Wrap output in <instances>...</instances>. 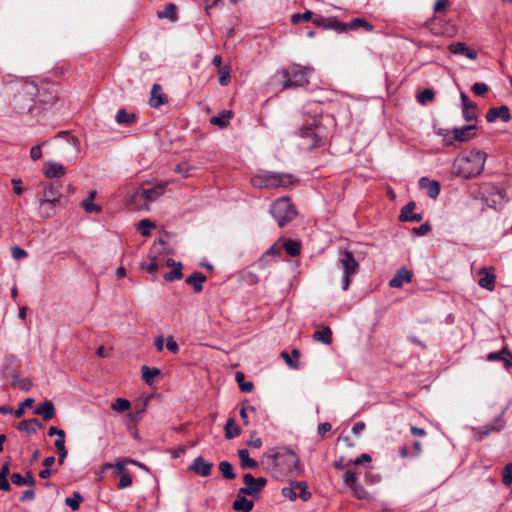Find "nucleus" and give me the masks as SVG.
<instances>
[{"mask_svg":"<svg viewBox=\"0 0 512 512\" xmlns=\"http://www.w3.org/2000/svg\"><path fill=\"white\" fill-rule=\"evenodd\" d=\"M486 158L487 154L485 152L473 149L455 159L453 172L464 178L475 177L484 169Z\"/></svg>","mask_w":512,"mask_h":512,"instance_id":"obj_1","label":"nucleus"},{"mask_svg":"<svg viewBox=\"0 0 512 512\" xmlns=\"http://www.w3.org/2000/svg\"><path fill=\"white\" fill-rule=\"evenodd\" d=\"M169 183V181H165L157 182L155 185L151 187L142 186L130 197L129 203L136 210L149 211L150 203L156 201L165 193Z\"/></svg>","mask_w":512,"mask_h":512,"instance_id":"obj_2","label":"nucleus"},{"mask_svg":"<svg viewBox=\"0 0 512 512\" xmlns=\"http://www.w3.org/2000/svg\"><path fill=\"white\" fill-rule=\"evenodd\" d=\"M292 182V175L270 171H260L251 178V183L256 188L287 187Z\"/></svg>","mask_w":512,"mask_h":512,"instance_id":"obj_3","label":"nucleus"},{"mask_svg":"<svg viewBox=\"0 0 512 512\" xmlns=\"http://www.w3.org/2000/svg\"><path fill=\"white\" fill-rule=\"evenodd\" d=\"M311 69L299 65L292 66L289 70H283L280 75L283 78V88L302 87L309 83Z\"/></svg>","mask_w":512,"mask_h":512,"instance_id":"obj_4","label":"nucleus"},{"mask_svg":"<svg viewBox=\"0 0 512 512\" xmlns=\"http://www.w3.org/2000/svg\"><path fill=\"white\" fill-rule=\"evenodd\" d=\"M270 211L280 227H283L288 222L293 220L297 214L290 200L286 197L277 199L272 204Z\"/></svg>","mask_w":512,"mask_h":512,"instance_id":"obj_5","label":"nucleus"},{"mask_svg":"<svg viewBox=\"0 0 512 512\" xmlns=\"http://www.w3.org/2000/svg\"><path fill=\"white\" fill-rule=\"evenodd\" d=\"M338 263L343 270L341 280L342 289L346 291L351 283V277L354 276L359 269V263L355 259L353 253L347 250L340 254Z\"/></svg>","mask_w":512,"mask_h":512,"instance_id":"obj_6","label":"nucleus"},{"mask_svg":"<svg viewBox=\"0 0 512 512\" xmlns=\"http://www.w3.org/2000/svg\"><path fill=\"white\" fill-rule=\"evenodd\" d=\"M282 495L291 501L300 498L304 502L311 497L306 482H292L289 487L282 489Z\"/></svg>","mask_w":512,"mask_h":512,"instance_id":"obj_7","label":"nucleus"},{"mask_svg":"<svg viewBox=\"0 0 512 512\" xmlns=\"http://www.w3.org/2000/svg\"><path fill=\"white\" fill-rule=\"evenodd\" d=\"M343 483L346 487H348L353 496L357 499H368L369 495L365 488L358 483V477L356 472L351 470H345L343 474Z\"/></svg>","mask_w":512,"mask_h":512,"instance_id":"obj_8","label":"nucleus"},{"mask_svg":"<svg viewBox=\"0 0 512 512\" xmlns=\"http://www.w3.org/2000/svg\"><path fill=\"white\" fill-rule=\"evenodd\" d=\"M243 482L245 486L240 489V494L253 497H256L267 483L264 477L254 478L250 473L243 476Z\"/></svg>","mask_w":512,"mask_h":512,"instance_id":"obj_9","label":"nucleus"},{"mask_svg":"<svg viewBox=\"0 0 512 512\" xmlns=\"http://www.w3.org/2000/svg\"><path fill=\"white\" fill-rule=\"evenodd\" d=\"M265 456L273 460V464L276 466L281 465L282 461H286L289 464V469L298 465L299 459L297 455L290 450L284 452H277L274 450L267 451Z\"/></svg>","mask_w":512,"mask_h":512,"instance_id":"obj_10","label":"nucleus"},{"mask_svg":"<svg viewBox=\"0 0 512 512\" xmlns=\"http://www.w3.org/2000/svg\"><path fill=\"white\" fill-rule=\"evenodd\" d=\"M303 139L302 146L307 149H312L320 145L321 136L318 132V127L313 125L303 128L300 132Z\"/></svg>","mask_w":512,"mask_h":512,"instance_id":"obj_11","label":"nucleus"},{"mask_svg":"<svg viewBox=\"0 0 512 512\" xmlns=\"http://www.w3.org/2000/svg\"><path fill=\"white\" fill-rule=\"evenodd\" d=\"M313 23L318 27H322L324 29H332L337 32L348 31L347 24L338 21L335 17L325 18L323 16H317L313 19Z\"/></svg>","mask_w":512,"mask_h":512,"instance_id":"obj_12","label":"nucleus"},{"mask_svg":"<svg viewBox=\"0 0 512 512\" xmlns=\"http://www.w3.org/2000/svg\"><path fill=\"white\" fill-rule=\"evenodd\" d=\"M479 275V286L488 291H493L496 283L495 269L493 267H483L480 269Z\"/></svg>","mask_w":512,"mask_h":512,"instance_id":"obj_13","label":"nucleus"},{"mask_svg":"<svg viewBox=\"0 0 512 512\" xmlns=\"http://www.w3.org/2000/svg\"><path fill=\"white\" fill-rule=\"evenodd\" d=\"M212 468L213 464L211 462H206L202 456H198L194 459L188 470L202 477H207L211 474Z\"/></svg>","mask_w":512,"mask_h":512,"instance_id":"obj_14","label":"nucleus"},{"mask_svg":"<svg viewBox=\"0 0 512 512\" xmlns=\"http://www.w3.org/2000/svg\"><path fill=\"white\" fill-rule=\"evenodd\" d=\"M168 97L162 91V87L159 84H154L150 91L149 105L152 108H158L162 105L167 104Z\"/></svg>","mask_w":512,"mask_h":512,"instance_id":"obj_15","label":"nucleus"},{"mask_svg":"<svg viewBox=\"0 0 512 512\" xmlns=\"http://www.w3.org/2000/svg\"><path fill=\"white\" fill-rule=\"evenodd\" d=\"M41 187L43 188V195L40 199H47L52 202L60 203L62 198L60 187L52 183H41Z\"/></svg>","mask_w":512,"mask_h":512,"instance_id":"obj_16","label":"nucleus"},{"mask_svg":"<svg viewBox=\"0 0 512 512\" xmlns=\"http://www.w3.org/2000/svg\"><path fill=\"white\" fill-rule=\"evenodd\" d=\"M448 50L453 54L464 55L466 58L470 60H476L478 56L475 50L469 48L462 42L451 43L448 46Z\"/></svg>","mask_w":512,"mask_h":512,"instance_id":"obj_17","label":"nucleus"},{"mask_svg":"<svg viewBox=\"0 0 512 512\" xmlns=\"http://www.w3.org/2000/svg\"><path fill=\"white\" fill-rule=\"evenodd\" d=\"M499 118L504 122L510 121V110L507 106L503 105L500 107L491 108L486 114V120L490 123L496 121Z\"/></svg>","mask_w":512,"mask_h":512,"instance_id":"obj_18","label":"nucleus"},{"mask_svg":"<svg viewBox=\"0 0 512 512\" xmlns=\"http://www.w3.org/2000/svg\"><path fill=\"white\" fill-rule=\"evenodd\" d=\"M59 204L47 199H39V216L45 219L54 217Z\"/></svg>","mask_w":512,"mask_h":512,"instance_id":"obj_19","label":"nucleus"},{"mask_svg":"<svg viewBox=\"0 0 512 512\" xmlns=\"http://www.w3.org/2000/svg\"><path fill=\"white\" fill-rule=\"evenodd\" d=\"M412 279V272L406 268L399 269L395 276L389 281V286L399 288L404 283H409Z\"/></svg>","mask_w":512,"mask_h":512,"instance_id":"obj_20","label":"nucleus"},{"mask_svg":"<svg viewBox=\"0 0 512 512\" xmlns=\"http://www.w3.org/2000/svg\"><path fill=\"white\" fill-rule=\"evenodd\" d=\"M96 191L92 190L88 193V196L82 201L81 206L86 213L99 214L102 211L101 206L94 204L96 198Z\"/></svg>","mask_w":512,"mask_h":512,"instance_id":"obj_21","label":"nucleus"},{"mask_svg":"<svg viewBox=\"0 0 512 512\" xmlns=\"http://www.w3.org/2000/svg\"><path fill=\"white\" fill-rule=\"evenodd\" d=\"M488 361H496L500 360L503 361L505 367L507 369L512 367V354L507 348H503L499 352H491L487 355Z\"/></svg>","mask_w":512,"mask_h":512,"instance_id":"obj_22","label":"nucleus"},{"mask_svg":"<svg viewBox=\"0 0 512 512\" xmlns=\"http://www.w3.org/2000/svg\"><path fill=\"white\" fill-rule=\"evenodd\" d=\"M419 186L421 189H426L428 196L432 199H436L440 193L439 183L437 181H430L426 177H422L419 180Z\"/></svg>","mask_w":512,"mask_h":512,"instance_id":"obj_23","label":"nucleus"},{"mask_svg":"<svg viewBox=\"0 0 512 512\" xmlns=\"http://www.w3.org/2000/svg\"><path fill=\"white\" fill-rule=\"evenodd\" d=\"M66 171L62 164L56 162H47L45 164L44 174L47 178H60L65 175Z\"/></svg>","mask_w":512,"mask_h":512,"instance_id":"obj_24","label":"nucleus"},{"mask_svg":"<svg viewBox=\"0 0 512 512\" xmlns=\"http://www.w3.org/2000/svg\"><path fill=\"white\" fill-rule=\"evenodd\" d=\"M247 494H237L236 500L233 502V509L237 512H250L253 509L254 503L248 500L245 496Z\"/></svg>","mask_w":512,"mask_h":512,"instance_id":"obj_25","label":"nucleus"},{"mask_svg":"<svg viewBox=\"0 0 512 512\" xmlns=\"http://www.w3.org/2000/svg\"><path fill=\"white\" fill-rule=\"evenodd\" d=\"M475 129V125H468L463 128H455L453 130V137L456 141L466 142L473 138L475 133L473 132Z\"/></svg>","mask_w":512,"mask_h":512,"instance_id":"obj_26","label":"nucleus"},{"mask_svg":"<svg viewBox=\"0 0 512 512\" xmlns=\"http://www.w3.org/2000/svg\"><path fill=\"white\" fill-rule=\"evenodd\" d=\"M416 207V204L414 202H409L406 206H404L401 210L400 219L402 221H412V222H419L421 221L422 217L420 214L414 213V209Z\"/></svg>","mask_w":512,"mask_h":512,"instance_id":"obj_27","label":"nucleus"},{"mask_svg":"<svg viewBox=\"0 0 512 512\" xmlns=\"http://www.w3.org/2000/svg\"><path fill=\"white\" fill-rule=\"evenodd\" d=\"M34 413L40 415L45 421H47L55 415V408L51 401H45L35 409Z\"/></svg>","mask_w":512,"mask_h":512,"instance_id":"obj_28","label":"nucleus"},{"mask_svg":"<svg viewBox=\"0 0 512 512\" xmlns=\"http://www.w3.org/2000/svg\"><path fill=\"white\" fill-rule=\"evenodd\" d=\"M157 16L159 19H168L171 22H175L178 19L177 6L170 3L166 5L163 10L157 11Z\"/></svg>","mask_w":512,"mask_h":512,"instance_id":"obj_29","label":"nucleus"},{"mask_svg":"<svg viewBox=\"0 0 512 512\" xmlns=\"http://www.w3.org/2000/svg\"><path fill=\"white\" fill-rule=\"evenodd\" d=\"M205 281L206 277L200 272H194L186 279V283L192 285L195 292L202 291Z\"/></svg>","mask_w":512,"mask_h":512,"instance_id":"obj_30","label":"nucleus"},{"mask_svg":"<svg viewBox=\"0 0 512 512\" xmlns=\"http://www.w3.org/2000/svg\"><path fill=\"white\" fill-rule=\"evenodd\" d=\"M11 481L13 484L17 486H33L35 484V478L33 477L31 472H27L25 477H23L19 473H13L11 475Z\"/></svg>","mask_w":512,"mask_h":512,"instance_id":"obj_31","label":"nucleus"},{"mask_svg":"<svg viewBox=\"0 0 512 512\" xmlns=\"http://www.w3.org/2000/svg\"><path fill=\"white\" fill-rule=\"evenodd\" d=\"M262 261L260 260L258 263H255L251 266V268L246 269L242 272V279L248 283L249 285H255L258 283L259 278L258 275L253 271L255 267H261Z\"/></svg>","mask_w":512,"mask_h":512,"instance_id":"obj_32","label":"nucleus"},{"mask_svg":"<svg viewBox=\"0 0 512 512\" xmlns=\"http://www.w3.org/2000/svg\"><path fill=\"white\" fill-rule=\"evenodd\" d=\"M313 338L318 342L330 345L332 342V330L329 327H323L313 334Z\"/></svg>","mask_w":512,"mask_h":512,"instance_id":"obj_33","label":"nucleus"},{"mask_svg":"<svg viewBox=\"0 0 512 512\" xmlns=\"http://www.w3.org/2000/svg\"><path fill=\"white\" fill-rule=\"evenodd\" d=\"M238 457L240 459V465L243 469H253L258 466L257 462L249 457V452L246 449L238 450Z\"/></svg>","mask_w":512,"mask_h":512,"instance_id":"obj_34","label":"nucleus"},{"mask_svg":"<svg viewBox=\"0 0 512 512\" xmlns=\"http://www.w3.org/2000/svg\"><path fill=\"white\" fill-rule=\"evenodd\" d=\"M232 116L233 114L231 111H224L217 116H213L210 119V123L219 127H226L229 124Z\"/></svg>","mask_w":512,"mask_h":512,"instance_id":"obj_35","label":"nucleus"},{"mask_svg":"<svg viewBox=\"0 0 512 512\" xmlns=\"http://www.w3.org/2000/svg\"><path fill=\"white\" fill-rule=\"evenodd\" d=\"M504 419L502 416L497 417L492 424H489L486 427V430L483 432H479V439L484 436H487L491 432H498L504 427Z\"/></svg>","mask_w":512,"mask_h":512,"instance_id":"obj_36","label":"nucleus"},{"mask_svg":"<svg viewBox=\"0 0 512 512\" xmlns=\"http://www.w3.org/2000/svg\"><path fill=\"white\" fill-rule=\"evenodd\" d=\"M41 424L37 419H29V420H23L19 423L18 429L26 431L27 433H35L37 428H39Z\"/></svg>","mask_w":512,"mask_h":512,"instance_id":"obj_37","label":"nucleus"},{"mask_svg":"<svg viewBox=\"0 0 512 512\" xmlns=\"http://www.w3.org/2000/svg\"><path fill=\"white\" fill-rule=\"evenodd\" d=\"M225 436L227 439H232L240 434V429L236 425L233 418H229L225 424Z\"/></svg>","mask_w":512,"mask_h":512,"instance_id":"obj_38","label":"nucleus"},{"mask_svg":"<svg viewBox=\"0 0 512 512\" xmlns=\"http://www.w3.org/2000/svg\"><path fill=\"white\" fill-rule=\"evenodd\" d=\"M283 247L289 256H297L300 254V243L294 240H287Z\"/></svg>","mask_w":512,"mask_h":512,"instance_id":"obj_39","label":"nucleus"},{"mask_svg":"<svg viewBox=\"0 0 512 512\" xmlns=\"http://www.w3.org/2000/svg\"><path fill=\"white\" fill-rule=\"evenodd\" d=\"M160 374V370L157 368H150L147 366L142 367V378L147 383L153 382V380Z\"/></svg>","mask_w":512,"mask_h":512,"instance_id":"obj_40","label":"nucleus"},{"mask_svg":"<svg viewBox=\"0 0 512 512\" xmlns=\"http://www.w3.org/2000/svg\"><path fill=\"white\" fill-rule=\"evenodd\" d=\"M346 24L348 26V30L363 27L368 32L373 31V25L361 18H355L350 23Z\"/></svg>","mask_w":512,"mask_h":512,"instance_id":"obj_41","label":"nucleus"},{"mask_svg":"<svg viewBox=\"0 0 512 512\" xmlns=\"http://www.w3.org/2000/svg\"><path fill=\"white\" fill-rule=\"evenodd\" d=\"M219 470L226 479H234L236 475L233 472V467L228 461H222L219 463Z\"/></svg>","mask_w":512,"mask_h":512,"instance_id":"obj_42","label":"nucleus"},{"mask_svg":"<svg viewBox=\"0 0 512 512\" xmlns=\"http://www.w3.org/2000/svg\"><path fill=\"white\" fill-rule=\"evenodd\" d=\"M244 374L242 372H236L235 374V379H236V382L238 383L240 389L243 391V392H251L254 385L252 382H245L244 381Z\"/></svg>","mask_w":512,"mask_h":512,"instance_id":"obj_43","label":"nucleus"},{"mask_svg":"<svg viewBox=\"0 0 512 512\" xmlns=\"http://www.w3.org/2000/svg\"><path fill=\"white\" fill-rule=\"evenodd\" d=\"M116 120L119 124H131L135 121V115L122 109L118 111Z\"/></svg>","mask_w":512,"mask_h":512,"instance_id":"obj_44","label":"nucleus"},{"mask_svg":"<svg viewBox=\"0 0 512 512\" xmlns=\"http://www.w3.org/2000/svg\"><path fill=\"white\" fill-rule=\"evenodd\" d=\"M131 404L124 398H117L112 403L111 408L116 412H124L130 408Z\"/></svg>","mask_w":512,"mask_h":512,"instance_id":"obj_45","label":"nucleus"},{"mask_svg":"<svg viewBox=\"0 0 512 512\" xmlns=\"http://www.w3.org/2000/svg\"><path fill=\"white\" fill-rule=\"evenodd\" d=\"M182 264L180 262L177 263L176 267L173 268V270L169 273H166L164 275V279L168 282H172L174 280H179L182 278Z\"/></svg>","mask_w":512,"mask_h":512,"instance_id":"obj_46","label":"nucleus"},{"mask_svg":"<svg viewBox=\"0 0 512 512\" xmlns=\"http://www.w3.org/2000/svg\"><path fill=\"white\" fill-rule=\"evenodd\" d=\"M130 458H120L114 463V469L119 476L127 475L126 466L129 464Z\"/></svg>","mask_w":512,"mask_h":512,"instance_id":"obj_47","label":"nucleus"},{"mask_svg":"<svg viewBox=\"0 0 512 512\" xmlns=\"http://www.w3.org/2000/svg\"><path fill=\"white\" fill-rule=\"evenodd\" d=\"M153 227H155V224L149 219H143L138 224L141 235L145 237L150 235L151 229Z\"/></svg>","mask_w":512,"mask_h":512,"instance_id":"obj_48","label":"nucleus"},{"mask_svg":"<svg viewBox=\"0 0 512 512\" xmlns=\"http://www.w3.org/2000/svg\"><path fill=\"white\" fill-rule=\"evenodd\" d=\"M313 12L310 10H306L304 13H296L291 16V22L293 24H298L300 20L309 21L313 20Z\"/></svg>","mask_w":512,"mask_h":512,"instance_id":"obj_49","label":"nucleus"},{"mask_svg":"<svg viewBox=\"0 0 512 512\" xmlns=\"http://www.w3.org/2000/svg\"><path fill=\"white\" fill-rule=\"evenodd\" d=\"M463 115L466 121H474L477 117L476 106L474 104H469L468 106H465L463 109Z\"/></svg>","mask_w":512,"mask_h":512,"instance_id":"obj_50","label":"nucleus"},{"mask_svg":"<svg viewBox=\"0 0 512 512\" xmlns=\"http://www.w3.org/2000/svg\"><path fill=\"white\" fill-rule=\"evenodd\" d=\"M141 268L151 274H155L158 271V263L156 257L149 255V262L142 264Z\"/></svg>","mask_w":512,"mask_h":512,"instance_id":"obj_51","label":"nucleus"},{"mask_svg":"<svg viewBox=\"0 0 512 512\" xmlns=\"http://www.w3.org/2000/svg\"><path fill=\"white\" fill-rule=\"evenodd\" d=\"M82 501V497L79 493L75 492L72 497H68L65 500V503L72 509L77 510Z\"/></svg>","mask_w":512,"mask_h":512,"instance_id":"obj_52","label":"nucleus"},{"mask_svg":"<svg viewBox=\"0 0 512 512\" xmlns=\"http://www.w3.org/2000/svg\"><path fill=\"white\" fill-rule=\"evenodd\" d=\"M502 482L506 485V486H509L511 483H512V463H508L507 465H505V467L503 468V472H502Z\"/></svg>","mask_w":512,"mask_h":512,"instance_id":"obj_53","label":"nucleus"},{"mask_svg":"<svg viewBox=\"0 0 512 512\" xmlns=\"http://www.w3.org/2000/svg\"><path fill=\"white\" fill-rule=\"evenodd\" d=\"M434 97V92L431 89H424L417 95V101L421 104H425L431 101Z\"/></svg>","mask_w":512,"mask_h":512,"instance_id":"obj_54","label":"nucleus"},{"mask_svg":"<svg viewBox=\"0 0 512 512\" xmlns=\"http://www.w3.org/2000/svg\"><path fill=\"white\" fill-rule=\"evenodd\" d=\"M219 72V84L221 86H227L230 82V69L228 67H222L220 68Z\"/></svg>","mask_w":512,"mask_h":512,"instance_id":"obj_55","label":"nucleus"},{"mask_svg":"<svg viewBox=\"0 0 512 512\" xmlns=\"http://www.w3.org/2000/svg\"><path fill=\"white\" fill-rule=\"evenodd\" d=\"M34 403V400L32 398H27L25 399L21 404L20 406L15 410L14 414L17 418H20L23 416L24 414V410L25 408L27 407H31L32 404Z\"/></svg>","mask_w":512,"mask_h":512,"instance_id":"obj_56","label":"nucleus"},{"mask_svg":"<svg viewBox=\"0 0 512 512\" xmlns=\"http://www.w3.org/2000/svg\"><path fill=\"white\" fill-rule=\"evenodd\" d=\"M370 462H371V456L367 453H362L360 456H358L355 459H349V463H351V465H355V466L361 465L363 463H370Z\"/></svg>","mask_w":512,"mask_h":512,"instance_id":"obj_57","label":"nucleus"},{"mask_svg":"<svg viewBox=\"0 0 512 512\" xmlns=\"http://www.w3.org/2000/svg\"><path fill=\"white\" fill-rule=\"evenodd\" d=\"M472 91L478 96H484L488 91V86L485 83H475L472 86Z\"/></svg>","mask_w":512,"mask_h":512,"instance_id":"obj_58","label":"nucleus"},{"mask_svg":"<svg viewBox=\"0 0 512 512\" xmlns=\"http://www.w3.org/2000/svg\"><path fill=\"white\" fill-rule=\"evenodd\" d=\"M166 348H167L170 352H172V353H174V354L178 353V351H179V345H178V343L175 341V339H174V337H173V336H169V337H167V339H166Z\"/></svg>","mask_w":512,"mask_h":512,"instance_id":"obj_59","label":"nucleus"},{"mask_svg":"<svg viewBox=\"0 0 512 512\" xmlns=\"http://www.w3.org/2000/svg\"><path fill=\"white\" fill-rule=\"evenodd\" d=\"M13 384L15 386H18L19 388H21L24 391H28L31 388V386H32L31 381L29 379H27V378L19 379V380L15 379L13 381Z\"/></svg>","mask_w":512,"mask_h":512,"instance_id":"obj_60","label":"nucleus"},{"mask_svg":"<svg viewBox=\"0 0 512 512\" xmlns=\"http://www.w3.org/2000/svg\"><path fill=\"white\" fill-rule=\"evenodd\" d=\"M132 485V478L129 474L120 476V481L118 483L119 489H125Z\"/></svg>","mask_w":512,"mask_h":512,"instance_id":"obj_61","label":"nucleus"},{"mask_svg":"<svg viewBox=\"0 0 512 512\" xmlns=\"http://www.w3.org/2000/svg\"><path fill=\"white\" fill-rule=\"evenodd\" d=\"M30 157L33 161H37L42 157L41 145H36L31 148Z\"/></svg>","mask_w":512,"mask_h":512,"instance_id":"obj_62","label":"nucleus"},{"mask_svg":"<svg viewBox=\"0 0 512 512\" xmlns=\"http://www.w3.org/2000/svg\"><path fill=\"white\" fill-rule=\"evenodd\" d=\"M333 465L337 470H345L347 467L351 465V463H349V460H345L344 457H340L338 460L334 462Z\"/></svg>","mask_w":512,"mask_h":512,"instance_id":"obj_63","label":"nucleus"},{"mask_svg":"<svg viewBox=\"0 0 512 512\" xmlns=\"http://www.w3.org/2000/svg\"><path fill=\"white\" fill-rule=\"evenodd\" d=\"M11 253H12V257L15 260H19V259L27 256V252L20 247H13L11 250Z\"/></svg>","mask_w":512,"mask_h":512,"instance_id":"obj_64","label":"nucleus"}]
</instances>
